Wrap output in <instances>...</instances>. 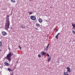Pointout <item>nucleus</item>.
<instances>
[{"label":"nucleus","instance_id":"obj_21","mask_svg":"<svg viewBox=\"0 0 75 75\" xmlns=\"http://www.w3.org/2000/svg\"><path fill=\"white\" fill-rule=\"evenodd\" d=\"M58 31V29H56V32H57V31Z\"/></svg>","mask_w":75,"mask_h":75},{"label":"nucleus","instance_id":"obj_17","mask_svg":"<svg viewBox=\"0 0 75 75\" xmlns=\"http://www.w3.org/2000/svg\"><path fill=\"white\" fill-rule=\"evenodd\" d=\"M72 26L73 27V28H75V24L72 23Z\"/></svg>","mask_w":75,"mask_h":75},{"label":"nucleus","instance_id":"obj_4","mask_svg":"<svg viewBox=\"0 0 75 75\" xmlns=\"http://www.w3.org/2000/svg\"><path fill=\"white\" fill-rule=\"evenodd\" d=\"M66 69H67V72H71V71H72V70L71 69H70V68L68 67L66 68Z\"/></svg>","mask_w":75,"mask_h":75},{"label":"nucleus","instance_id":"obj_24","mask_svg":"<svg viewBox=\"0 0 75 75\" xmlns=\"http://www.w3.org/2000/svg\"><path fill=\"white\" fill-rule=\"evenodd\" d=\"M0 52H1V50L0 49Z\"/></svg>","mask_w":75,"mask_h":75},{"label":"nucleus","instance_id":"obj_14","mask_svg":"<svg viewBox=\"0 0 75 75\" xmlns=\"http://www.w3.org/2000/svg\"><path fill=\"white\" fill-rule=\"evenodd\" d=\"M36 25L37 27H40V24H39L36 23Z\"/></svg>","mask_w":75,"mask_h":75},{"label":"nucleus","instance_id":"obj_2","mask_svg":"<svg viewBox=\"0 0 75 75\" xmlns=\"http://www.w3.org/2000/svg\"><path fill=\"white\" fill-rule=\"evenodd\" d=\"M13 53H11V52H10L9 54H8L7 55L6 57H5V58L6 59H8V61L10 62V60H11L10 58H11V56H13Z\"/></svg>","mask_w":75,"mask_h":75},{"label":"nucleus","instance_id":"obj_22","mask_svg":"<svg viewBox=\"0 0 75 75\" xmlns=\"http://www.w3.org/2000/svg\"><path fill=\"white\" fill-rule=\"evenodd\" d=\"M19 48L20 50H21V47L20 46H19Z\"/></svg>","mask_w":75,"mask_h":75},{"label":"nucleus","instance_id":"obj_19","mask_svg":"<svg viewBox=\"0 0 75 75\" xmlns=\"http://www.w3.org/2000/svg\"><path fill=\"white\" fill-rule=\"evenodd\" d=\"M29 14H30V15H31V14H33V13L32 12H29Z\"/></svg>","mask_w":75,"mask_h":75},{"label":"nucleus","instance_id":"obj_8","mask_svg":"<svg viewBox=\"0 0 75 75\" xmlns=\"http://www.w3.org/2000/svg\"><path fill=\"white\" fill-rule=\"evenodd\" d=\"M48 47H49V44H48L46 48L44 49V50L45 51H47V50L48 48Z\"/></svg>","mask_w":75,"mask_h":75},{"label":"nucleus","instance_id":"obj_10","mask_svg":"<svg viewBox=\"0 0 75 75\" xmlns=\"http://www.w3.org/2000/svg\"><path fill=\"white\" fill-rule=\"evenodd\" d=\"M59 34H60V33H59L57 34L56 36V39H58V35Z\"/></svg>","mask_w":75,"mask_h":75},{"label":"nucleus","instance_id":"obj_15","mask_svg":"<svg viewBox=\"0 0 75 75\" xmlns=\"http://www.w3.org/2000/svg\"><path fill=\"white\" fill-rule=\"evenodd\" d=\"M8 70L9 71V72L10 71H12V70L10 68H8Z\"/></svg>","mask_w":75,"mask_h":75},{"label":"nucleus","instance_id":"obj_7","mask_svg":"<svg viewBox=\"0 0 75 75\" xmlns=\"http://www.w3.org/2000/svg\"><path fill=\"white\" fill-rule=\"evenodd\" d=\"M38 21L40 23H42V19L41 18H39L38 19Z\"/></svg>","mask_w":75,"mask_h":75},{"label":"nucleus","instance_id":"obj_16","mask_svg":"<svg viewBox=\"0 0 75 75\" xmlns=\"http://www.w3.org/2000/svg\"><path fill=\"white\" fill-rule=\"evenodd\" d=\"M0 46L1 47H2V42L1 41H0Z\"/></svg>","mask_w":75,"mask_h":75},{"label":"nucleus","instance_id":"obj_12","mask_svg":"<svg viewBox=\"0 0 75 75\" xmlns=\"http://www.w3.org/2000/svg\"><path fill=\"white\" fill-rule=\"evenodd\" d=\"M51 56L49 57V58L47 59V60L48 61V62H50L51 61Z\"/></svg>","mask_w":75,"mask_h":75},{"label":"nucleus","instance_id":"obj_11","mask_svg":"<svg viewBox=\"0 0 75 75\" xmlns=\"http://www.w3.org/2000/svg\"><path fill=\"white\" fill-rule=\"evenodd\" d=\"M64 75H69L67 72H64Z\"/></svg>","mask_w":75,"mask_h":75},{"label":"nucleus","instance_id":"obj_6","mask_svg":"<svg viewBox=\"0 0 75 75\" xmlns=\"http://www.w3.org/2000/svg\"><path fill=\"white\" fill-rule=\"evenodd\" d=\"M42 55H44L45 56V55H46V52H42L40 53Z\"/></svg>","mask_w":75,"mask_h":75},{"label":"nucleus","instance_id":"obj_1","mask_svg":"<svg viewBox=\"0 0 75 75\" xmlns=\"http://www.w3.org/2000/svg\"><path fill=\"white\" fill-rule=\"evenodd\" d=\"M7 17L6 18V23L5 25V29H6V30H7L8 28H9L10 25V21L9 20V16H7Z\"/></svg>","mask_w":75,"mask_h":75},{"label":"nucleus","instance_id":"obj_23","mask_svg":"<svg viewBox=\"0 0 75 75\" xmlns=\"http://www.w3.org/2000/svg\"><path fill=\"white\" fill-rule=\"evenodd\" d=\"M35 30H38V29L37 28H35Z\"/></svg>","mask_w":75,"mask_h":75},{"label":"nucleus","instance_id":"obj_5","mask_svg":"<svg viewBox=\"0 0 75 75\" xmlns=\"http://www.w3.org/2000/svg\"><path fill=\"white\" fill-rule=\"evenodd\" d=\"M2 34L4 36H5L7 35V33L5 31H3L2 32Z\"/></svg>","mask_w":75,"mask_h":75},{"label":"nucleus","instance_id":"obj_18","mask_svg":"<svg viewBox=\"0 0 75 75\" xmlns=\"http://www.w3.org/2000/svg\"><path fill=\"white\" fill-rule=\"evenodd\" d=\"M38 57H39V58H41V56L40 54H39L38 55Z\"/></svg>","mask_w":75,"mask_h":75},{"label":"nucleus","instance_id":"obj_9","mask_svg":"<svg viewBox=\"0 0 75 75\" xmlns=\"http://www.w3.org/2000/svg\"><path fill=\"white\" fill-rule=\"evenodd\" d=\"M4 64L6 66H10V64L7 63L6 62H5Z\"/></svg>","mask_w":75,"mask_h":75},{"label":"nucleus","instance_id":"obj_25","mask_svg":"<svg viewBox=\"0 0 75 75\" xmlns=\"http://www.w3.org/2000/svg\"><path fill=\"white\" fill-rule=\"evenodd\" d=\"M57 63H59V62H57Z\"/></svg>","mask_w":75,"mask_h":75},{"label":"nucleus","instance_id":"obj_27","mask_svg":"<svg viewBox=\"0 0 75 75\" xmlns=\"http://www.w3.org/2000/svg\"><path fill=\"white\" fill-rule=\"evenodd\" d=\"M50 8H51V7L50 6Z\"/></svg>","mask_w":75,"mask_h":75},{"label":"nucleus","instance_id":"obj_20","mask_svg":"<svg viewBox=\"0 0 75 75\" xmlns=\"http://www.w3.org/2000/svg\"><path fill=\"white\" fill-rule=\"evenodd\" d=\"M47 57H50V54H47Z\"/></svg>","mask_w":75,"mask_h":75},{"label":"nucleus","instance_id":"obj_13","mask_svg":"<svg viewBox=\"0 0 75 75\" xmlns=\"http://www.w3.org/2000/svg\"><path fill=\"white\" fill-rule=\"evenodd\" d=\"M11 1L12 2V3H15L16 0H11Z\"/></svg>","mask_w":75,"mask_h":75},{"label":"nucleus","instance_id":"obj_26","mask_svg":"<svg viewBox=\"0 0 75 75\" xmlns=\"http://www.w3.org/2000/svg\"><path fill=\"white\" fill-rule=\"evenodd\" d=\"M30 0V1H33V0Z\"/></svg>","mask_w":75,"mask_h":75},{"label":"nucleus","instance_id":"obj_3","mask_svg":"<svg viewBox=\"0 0 75 75\" xmlns=\"http://www.w3.org/2000/svg\"><path fill=\"white\" fill-rule=\"evenodd\" d=\"M30 19L33 21H35L36 20V17L35 16H30Z\"/></svg>","mask_w":75,"mask_h":75}]
</instances>
